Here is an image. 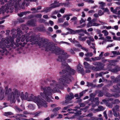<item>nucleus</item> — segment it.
Wrapping results in <instances>:
<instances>
[{"mask_svg": "<svg viewBox=\"0 0 120 120\" xmlns=\"http://www.w3.org/2000/svg\"><path fill=\"white\" fill-rule=\"evenodd\" d=\"M39 22L41 23L44 22H45V20L43 19H41L40 20Z\"/></svg>", "mask_w": 120, "mask_h": 120, "instance_id": "338daca9", "label": "nucleus"}, {"mask_svg": "<svg viewBox=\"0 0 120 120\" xmlns=\"http://www.w3.org/2000/svg\"><path fill=\"white\" fill-rule=\"evenodd\" d=\"M16 110L17 111H18V112H20L21 111H22V110L18 107H17L16 108Z\"/></svg>", "mask_w": 120, "mask_h": 120, "instance_id": "0e129e2a", "label": "nucleus"}, {"mask_svg": "<svg viewBox=\"0 0 120 120\" xmlns=\"http://www.w3.org/2000/svg\"><path fill=\"white\" fill-rule=\"evenodd\" d=\"M10 43L9 39H7L5 38L1 40V42H0V54L2 55L3 53L7 51L6 48H9L10 46L6 44H9Z\"/></svg>", "mask_w": 120, "mask_h": 120, "instance_id": "7ed1b4c3", "label": "nucleus"}, {"mask_svg": "<svg viewBox=\"0 0 120 120\" xmlns=\"http://www.w3.org/2000/svg\"><path fill=\"white\" fill-rule=\"evenodd\" d=\"M66 17V20H68L69 19L70 17L68 15H64L63 16V17L64 18H65Z\"/></svg>", "mask_w": 120, "mask_h": 120, "instance_id": "79ce46f5", "label": "nucleus"}, {"mask_svg": "<svg viewBox=\"0 0 120 120\" xmlns=\"http://www.w3.org/2000/svg\"><path fill=\"white\" fill-rule=\"evenodd\" d=\"M12 113L10 112H5L4 113V115L6 116H8V115H13Z\"/></svg>", "mask_w": 120, "mask_h": 120, "instance_id": "f704fd0d", "label": "nucleus"}, {"mask_svg": "<svg viewBox=\"0 0 120 120\" xmlns=\"http://www.w3.org/2000/svg\"><path fill=\"white\" fill-rule=\"evenodd\" d=\"M77 19V18L76 17H74L72 18L71 19V21H75Z\"/></svg>", "mask_w": 120, "mask_h": 120, "instance_id": "de8ad7c7", "label": "nucleus"}, {"mask_svg": "<svg viewBox=\"0 0 120 120\" xmlns=\"http://www.w3.org/2000/svg\"><path fill=\"white\" fill-rule=\"evenodd\" d=\"M44 27H42L41 28H40L39 27H38L37 28V29L38 30L41 31H43V30L44 29Z\"/></svg>", "mask_w": 120, "mask_h": 120, "instance_id": "864d4df0", "label": "nucleus"}, {"mask_svg": "<svg viewBox=\"0 0 120 120\" xmlns=\"http://www.w3.org/2000/svg\"><path fill=\"white\" fill-rule=\"evenodd\" d=\"M5 95L6 96L10 101L11 103H14L16 101V98L18 102L20 100V96L22 100H26L28 101H32L36 103L38 106V108L40 106H43L45 107H47V103L45 101L41 98L40 96H34L33 94L29 95L27 92L24 94L22 92L20 93L19 90L16 89L12 90L11 88L8 89L6 86L5 87Z\"/></svg>", "mask_w": 120, "mask_h": 120, "instance_id": "f257e3e1", "label": "nucleus"}, {"mask_svg": "<svg viewBox=\"0 0 120 120\" xmlns=\"http://www.w3.org/2000/svg\"><path fill=\"white\" fill-rule=\"evenodd\" d=\"M59 13V11L58 10H55V11L53 12L52 14V15H56L57 13Z\"/></svg>", "mask_w": 120, "mask_h": 120, "instance_id": "37998d69", "label": "nucleus"}, {"mask_svg": "<svg viewBox=\"0 0 120 120\" xmlns=\"http://www.w3.org/2000/svg\"><path fill=\"white\" fill-rule=\"evenodd\" d=\"M102 33H104L105 36H107L109 34L108 32L106 30H104L102 31Z\"/></svg>", "mask_w": 120, "mask_h": 120, "instance_id": "c9c22d12", "label": "nucleus"}, {"mask_svg": "<svg viewBox=\"0 0 120 120\" xmlns=\"http://www.w3.org/2000/svg\"><path fill=\"white\" fill-rule=\"evenodd\" d=\"M17 34L16 36V37L15 36V38L17 36L18 37L17 38L16 41L17 42H19L20 41V40L21 38V37H19L21 35V34H22V31L20 30V29L19 28L17 29Z\"/></svg>", "mask_w": 120, "mask_h": 120, "instance_id": "9d476101", "label": "nucleus"}, {"mask_svg": "<svg viewBox=\"0 0 120 120\" xmlns=\"http://www.w3.org/2000/svg\"><path fill=\"white\" fill-rule=\"evenodd\" d=\"M105 109V107H103L102 106H99L98 107V109H94L93 108H91L90 109L91 111H92L93 113H95L96 112L103 110Z\"/></svg>", "mask_w": 120, "mask_h": 120, "instance_id": "1a4fd4ad", "label": "nucleus"}, {"mask_svg": "<svg viewBox=\"0 0 120 120\" xmlns=\"http://www.w3.org/2000/svg\"><path fill=\"white\" fill-rule=\"evenodd\" d=\"M61 109L60 107H56L53 110V113H55V115H57L58 114V111Z\"/></svg>", "mask_w": 120, "mask_h": 120, "instance_id": "4be33fe9", "label": "nucleus"}, {"mask_svg": "<svg viewBox=\"0 0 120 120\" xmlns=\"http://www.w3.org/2000/svg\"><path fill=\"white\" fill-rule=\"evenodd\" d=\"M115 45L114 43L112 44L109 45L107 46V48H109Z\"/></svg>", "mask_w": 120, "mask_h": 120, "instance_id": "bf43d9fd", "label": "nucleus"}, {"mask_svg": "<svg viewBox=\"0 0 120 120\" xmlns=\"http://www.w3.org/2000/svg\"><path fill=\"white\" fill-rule=\"evenodd\" d=\"M88 108L89 107L88 106H86L84 108L81 109L80 110H81L83 111L84 112H86Z\"/></svg>", "mask_w": 120, "mask_h": 120, "instance_id": "4c0bfd02", "label": "nucleus"}, {"mask_svg": "<svg viewBox=\"0 0 120 120\" xmlns=\"http://www.w3.org/2000/svg\"><path fill=\"white\" fill-rule=\"evenodd\" d=\"M21 29L22 30H24L25 29L27 30L29 29L28 27H26V26L25 25H22L21 26Z\"/></svg>", "mask_w": 120, "mask_h": 120, "instance_id": "ea45409f", "label": "nucleus"}, {"mask_svg": "<svg viewBox=\"0 0 120 120\" xmlns=\"http://www.w3.org/2000/svg\"><path fill=\"white\" fill-rule=\"evenodd\" d=\"M81 111H79L78 112H77L76 113V115L77 116L80 115L81 114Z\"/></svg>", "mask_w": 120, "mask_h": 120, "instance_id": "4d7b16f0", "label": "nucleus"}, {"mask_svg": "<svg viewBox=\"0 0 120 120\" xmlns=\"http://www.w3.org/2000/svg\"><path fill=\"white\" fill-rule=\"evenodd\" d=\"M87 42L90 47L94 49V53H96V49L94 46V42H91V41L87 40L86 41Z\"/></svg>", "mask_w": 120, "mask_h": 120, "instance_id": "2eb2a0df", "label": "nucleus"}, {"mask_svg": "<svg viewBox=\"0 0 120 120\" xmlns=\"http://www.w3.org/2000/svg\"><path fill=\"white\" fill-rule=\"evenodd\" d=\"M87 90H84L80 93L79 94V96L81 97L83 95V94H85L86 92L87 91Z\"/></svg>", "mask_w": 120, "mask_h": 120, "instance_id": "e433bc0d", "label": "nucleus"}, {"mask_svg": "<svg viewBox=\"0 0 120 120\" xmlns=\"http://www.w3.org/2000/svg\"><path fill=\"white\" fill-rule=\"evenodd\" d=\"M64 21V20L62 18H60L58 19V22L61 23L63 22Z\"/></svg>", "mask_w": 120, "mask_h": 120, "instance_id": "c03bdc74", "label": "nucleus"}, {"mask_svg": "<svg viewBox=\"0 0 120 120\" xmlns=\"http://www.w3.org/2000/svg\"><path fill=\"white\" fill-rule=\"evenodd\" d=\"M52 9V8H50V7H49L45 8L41 12H45L47 13L50 11Z\"/></svg>", "mask_w": 120, "mask_h": 120, "instance_id": "b1692460", "label": "nucleus"}, {"mask_svg": "<svg viewBox=\"0 0 120 120\" xmlns=\"http://www.w3.org/2000/svg\"><path fill=\"white\" fill-rule=\"evenodd\" d=\"M27 25L30 26H35L36 24L34 21L33 20H31L28 21L27 23Z\"/></svg>", "mask_w": 120, "mask_h": 120, "instance_id": "aec40b11", "label": "nucleus"}, {"mask_svg": "<svg viewBox=\"0 0 120 120\" xmlns=\"http://www.w3.org/2000/svg\"><path fill=\"white\" fill-rule=\"evenodd\" d=\"M88 38L89 39V40L91 41H94V39L91 37H88Z\"/></svg>", "mask_w": 120, "mask_h": 120, "instance_id": "680f3d73", "label": "nucleus"}, {"mask_svg": "<svg viewBox=\"0 0 120 120\" xmlns=\"http://www.w3.org/2000/svg\"><path fill=\"white\" fill-rule=\"evenodd\" d=\"M42 113L41 111H38L36 112L35 113H32L31 114L33 115L34 114L35 115V117L38 116H39L41 113Z\"/></svg>", "mask_w": 120, "mask_h": 120, "instance_id": "2f4dec72", "label": "nucleus"}, {"mask_svg": "<svg viewBox=\"0 0 120 120\" xmlns=\"http://www.w3.org/2000/svg\"><path fill=\"white\" fill-rule=\"evenodd\" d=\"M37 0H10L8 2V3L6 5L7 6L9 4V6L11 7L10 9L12 10L13 9V6L15 7V10H18L21 8L24 9L25 8V5L26 2H30L36 1Z\"/></svg>", "mask_w": 120, "mask_h": 120, "instance_id": "f03ea898", "label": "nucleus"}, {"mask_svg": "<svg viewBox=\"0 0 120 120\" xmlns=\"http://www.w3.org/2000/svg\"><path fill=\"white\" fill-rule=\"evenodd\" d=\"M69 95H67L66 97L65 103L67 104L70 103V100L74 98V95L71 92L70 93Z\"/></svg>", "mask_w": 120, "mask_h": 120, "instance_id": "6e6552de", "label": "nucleus"}, {"mask_svg": "<svg viewBox=\"0 0 120 120\" xmlns=\"http://www.w3.org/2000/svg\"><path fill=\"white\" fill-rule=\"evenodd\" d=\"M92 114L91 113H89V114L86 115L85 117H90L92 116Z\"/></svg>", "mask_w": 120, "mask_h": 120, "instance_id": "6e6d98bb", "label": "nucleus"}, {"mask_svg": "<svg viewBox=\"0 0 120 120\" xmlns=\"http://www.w3.org/2000/svg\"><path fill=\"white\" fill-rule=\"evenodd\" d=\"M91 101L92 102L91 104L92 107L94 108L96 107L97 105H98L99 102L98 98H95L93 101L92 100V98H91L90 100V101Z\"/></svg>", "mask_w": 120, "mask_h": 120, "instance_id": "9b49d317", "label": "nucleus"}, {"mask_svg": "<svg viewBox=\"0 0 120 120\" xmlns=\"http://www.w3.org/2000/svg\"><path fill=\"white\" fill-rule=\"evenodd\" d=\"M87 38V37H82L81 36H80L79 37V39L81 41H85L86 39Z\"/></svg>", "mask_w": 120, "mask_h": 120, "instance_id": "c756f323", "label": "nucleus"}, {"mask_svg": "<svg viewBox=\"0 0 120 120\" xmlns=\"http://www.w3.org/2000/svg\"><path fill=\"white\" fill-rule=\"evenodd\" d=\"M111 78L113 80L112 82H113L117 83V86H113V89L111 90L112 92H116L117 93H120V75L117 76L116 78L113 76L111 77Z\"/></svg>", "mask_w": 120, "mask_h": 120, "instance_id": "20e7f679", "label": "nucleus"}, {"mask_svg": "<svg viewBox=\"0 0 120 120\" xmlns=\"http://www.w3.org/2000/svg\"><path fill=\"white\" fill-rule=\"evenodd\" d=\"M68 4V3L67 4L66 3H59L58 2L55 1L53 3L50 4V8L52 9L63 5H64L65 7L67 6Z\"/></svg>", "mask_w": 120, "mask_h": 120, "instance_id": "423d86ee", "label": "nucleus"}, {"mask_svg": "<svg viewBox=\"0 0 120 120\" xmlns=\"http://www.w3.org/2000/svg\"><path fill=\"white\" fill-rule=\"evenodd\" d=\"M30 13V11H27L24 12H21L19 14H18V15L20 17H22L24 15H26L27 13Z\"/></svg>", "mask_w": 120, "mask_h": 120, "instance_id": "393cba45", "label": "nucleus"}, {"mask_svg": "<svg viewBox=\"0 0 120 120\" xmlns=\"http://www.w3.org/2000/svg\"><path fill=\"white\" fill-rule=\"evenodd\" d=\"M86 20H84L82 18H81V20L80 21V24H81L83 22H85Z\"/></svg>", "mask_w": 120, "mask_h": 120, "instance_id": "a18cd8bd", "label": "nucleus"}, {"mask_svg": "<svg viewBox=\"0 0 120 120\" xmlns=\"http://www.w3.org/2000/svg\"><path fill=\"white\" fill-rule=\"evenodd\" d=\"M93 64L94 65H99L98 66L100 68L101 67L100 66H101V65H102V64L101 62H99L94 63H93Z\"/></svg>", "mask_w": 120, "mask_h": 120, "instance_id": "72a5a7b5", "label": "nucleus"}, {"mask_svg": "<svg viewBox=\"0 0 120 120\" xmlns=\"http://www.w3.org/2000/svg\"><path fill=\"white\" fill-rule=\"evenodd\" d=\"M24 115L21 114H16L15 117L16 119L18 120H20L21 118L22 117H24L25 116Z\"/></svg>", "mask_w": 120, "mask_h": 120, "instance_id": "412c9836", "label": "nucleus"}, {"mask_svg": "<svg viewBox=\"0 0 120 120\" xmlns=\"http://www.w3.org/2000/svg\"><path fill=\"white\" fill-rule=\"evenodd\" d=\"M99 4L100 5V7L101 9H103L105 6L106 5V3L103 2H101L99 3Z\"/></svg>", "mask_w": 120, "mask_h": 120, "instance_id": "5701e85b", "label": "nucleus"}, {"mask_svg": "<svg viewBox=\"0 0 120 120\" xmlns=\"http://www.w3.org/2000/svg\"><path fill=\"white\" fill-rule=\"evenodd\" d=\"M87 86L88 87H89L90 86H92L93 85V84L92 83H90L88 82H87Z\"/></svg>", "mask_w": 120, "mask_h": 120, "instance_id": "49530a36", "label": "nucleus"}, {"mask_svg": "<svg viewBox=\"0 0 120 120\" xmlns=\"http://www.w3.org/2000/svg\"><path fill=\"white\" fill-rule=\"evenodd\" d=\"M31 10L32 11H34L32 12L33 13H36L37 12V11L36 10L35 8H31Z\"/></svg>", "mask_w": 120, "mask_h": 120, "instance_id": "3c124183", "label": "nucleus"}, {"mask_svg": "<svg viewBox=\"0 0 120 120\" xmlns=\"http://www.w3.org/2000/svg\"><path fill=\"white\" fill-rule=\"evenodd\" d=\"M79 105H80V107H84L85 105V104L82 103H80V104H79Z\"/></svg>", "mask_w": 120, "mask_h": 120, "instance_id": "603ef678", "label": "nucleus"}, {"mask_svg": "<svg viewBox=\"0 0 120 120\" xmlns=\"http://www.w3.org/2000/svg\"><path fill=\"white\" fill-rule=\"evenodd\" d=\"M91 68L94 71H97L98 70L97 68L94 67H93L92 68L91 67Z\"/></svg>", "mask_w": 120, "mask_h": 120, "instance_id": "5fc2aeb1", "label": "nucleus"}, {"mask_svg": "<svg viewBox=\"0 0 120 120\" xmlns=\"http://www.w3.org/2000/svg\"><path fill=\"white\" fill-rule=\"evenodd\" d=\"M4 92V90L2 88H0V100H2L3 98Z\"/></svg>", "mask_w": 120, "mask_h": 120, "instance_id": "a211bd4d", "label": "nucleus"}, {"mask_svg": "<svg viewBox=\"0 0 120 120\" xmlns=\"http://www.w3.org/2000/svg\"><path fill=\"white\" fill-rule=\"evenodd\" d=\"M114 112V115L115 116L117 117L119 115V114L118 113L116 112Z\"/></svg>", "mask_w": 120, "mask_h": 120, "instance_id": "13d9d810", "label": "nucleus"}, {"mask_svg": "<svg viewBox=\"0 0 120 120\" xmlns=\"http://www.w3.org/2000/svg\"><path fill=\"white\" fill-rule=\"evenodd\" d=\"M77 70L80 73L82 74L83 75H84L85 74V72H84L83 67L80 63L77 66Z\"/></svg>", "mask_w": 120, "mask_h": 120, "instance_id": "ddd939ff", "label": "nucleus"}, {"mask_svg": "<svg viewBox=\"0 0 120 120\" xmlns=\"http://www.w3.org/2000/svg\"><path fill=\"white\" fill-rule=\"evenodd\" d=\"M28 107L32 109V107H34L33 105L32 104H29L28 106Z\"/></svg>", "mask_w": 120, "mask_h": 120, "instance_id": "774afa93", "label": "nucleus"}, {"mask_svg": "<svg viewBox=\"0 0 120 120\" xmlns=\"http://www.w3.org/2000/svg\"><path fill=\"white\" fill-rule=\"evenodd\" d=\"M34 16L35 18H40L41 17L42 15L41 14H38L34 16H33V15H31L29 16V18H31L32 17H33Z\"/></svg>", "mask_w": 120, "mask_h": 120, "instance_id": "a878e982", "label": "nucleus"}, {"mask_svg": "<svg viewBox=\"0 0 120 120\" xmlns=\"http://www.w3.org/2000/svg\"><path fill=\"white\" fill-rule=\"evenodd\" d=\"M10 0H9L8 2V0H4V2L7 3L8 2V3H7L6 4L5 6H2L0 8V14H1L2 13H4L5 12H6V13H11L13 11V9L12 10H11H11L10 8L11 7L10 6H9V4H8V5L7 6H6V5L7 4H8V2ZM13 9H14V8H15V11L16 12H18V10H20L19 9H18V10H15V7L14 6H13Z\"/></svg>", "mask_w": 120, "mask_h": 120, "instance_id": "39448f33", "label": "nucleus"}, {"mask_svg": "<svg viewBox=\"0 0 120 120\" xmlns=\"http://www.w3.org/2000/svg\"><path fill=\"white\" fill-rule=\"evenodd\" d=\"M103 95V94L102 92L101 91H100L99 92L98 96H102Z\"/></svg>", "mask_w": 120, "mask_h": 120, "instance_id": "8fccbe9b", "label": "nucleus"}, {"mask_svg": "<svg viewBox=\"0 0 120 120\" xmlns=\"http://www.w3.org/2000/svg\"><path fill=\"white\" fill-rule=\"evenodd\" d=\"M69 31L70 33L72 34H76L77 33L79 34L80 32H83L84 33H86V31L83 29L75 30L69 29Z\"/></svg>", "mask_w": 120, "mask_h": 120, "instance_id": "0eeeda50", "label": "nucleus"}, {"mask_svg": "<svg viewBox=\"0 0 120 120\" xmlns=\"http://www.w3.org/2000/svg\"><path fill=\"white\" fill-rule=\"evenodd\" d=\"M112 52L114 55H120V52L119 51H113Z\"/></svg>", "mask_w": 120, "mask_h": 120, "instance_id": "58836bf2", "label": "nucleus"}, {"mask_svg": "<svg viewBox=\"0 0 120 120\" xmlns=\"http://www.w3.org/2000/svg\"><path fill=\"white\" fill-rule=\"evenodd\" d=\"M11 34H12V37L14 39L15 38V35L16 34V30L15 29H13L11 30Z\"/></svg>", "mask_w": 120, "mask_h": 120, "instance_id": "cd10ccee", "label": "nucleus"}, {"mask_svg": "<svg viewBox=\"0 0 120 120\" xmlns=\"http://www.w3.org/2000/svg\"><path fill=\"white\" fill-rule=\"evenodd\" d=\"M108 61L110 63V64H111V63H113L114 62V60H108L107 59H102V62L104 63H105Z\"/></svg>", "mask_w": 120, "mask_h": 120, "instance_id": "7c9ffc66", "label": "nucleus"}, {"mask_svg": "<svg viewBox=\"0 0 120 120\" xmlns=\"http://www.w3.org/2000/svg\"><path fill=\"white\" fill-rule=\"evenodd\" d=\"M104 103L107 106L110 108H112V107L113 105L112 103V101L111 103H110L108 101H107L106 99L102 100V101L100 102V103L101 104Z\"/></svg>", "mask_w": 120, "mask_h": 120, "instance_id": "f8f14e48", "label": "nucleus"}, {"mask_svg": "<svg viewBox=\"0 0 120 120\" xmlns=\"http://www.w3.org/2000/svg\"><path fill=\"white\" fill-rule=\"evenodd\" d=\"M93 55V54L91 52H88L85 54V56L86 57L85 58V60L87 61H91V60L90 58V57L92 56Z\"/></svg>", "mask_w": 120, "mask_h": 120, "instance_id": "4468645a", "label": "nucleus"}, {"mask_svg": "<svg viewBox=\"0 0 120 120\" xmlns=\"http://www.w3.org/2000/svg\"><path fill=\"white\" fill-rule=\"evenodd\" d=\"M102 9L103 10H104V11L105 12H108L109 11V10L107 8H103V9Z\"/></svg>", "mask_w": 120, "mask_h": 120, "instance_id": "052dcab7", "label": "nucleus"}, {"mask_svg": "<svg viewBox=\"0 0 120 120\" xmlns=\"http://www.w3.org/2000/svg\"><path fill=\"white\" fill-rule=\"evenodd\" d=\"M65 8H64L61 9L59 11V13L61 12L62 13H64Z\"/></svg>", "mask_w": 120, "mask_h": 120, "instance_id": "09e8293b", "label": "nucleus"}, {"mask_svg": "<svg viewBox=\"0 0 120 120\" xmlns=\"http://www.w3.org/2000/svg\"><path fill=\"white\" fill-rule=\"evenodd\" d=\"M84 67L85 68L90 69L91 68V67L90 66V64L86 62H84Z\"/></svg>", "mask_w": 120, "mask_h": 120, "instance_id": "bb28decb", "label": "nucleus"}, {"mask_svg": "<svg viewBox=\"0 0 120 120\" xmlns=\"http://www.w3.org/2000/svg\"><path fill=\"white\" fill-rule=\"evenodd\" d=\"M110 65V64L109 65L108 67V69L109 70L111 71L112 72L114 73H116L118 71L119 69L116 68H115L113 69H112L111 67H109Z\"/></svg>", "mask_w": 120, "mask_h": 120, "instance_id": "6ab92c4d", "label": "nucleus"}, {"mask_svg": "<svg viewBox=\"0 0 120 120\" xmlns=\"http://www.w3.org/2000/svg\"><path fill=\"white\" fill-rule=\"evenodd\" d=\"M104 14V13L101 10H100L99 11L98 14L99 16H101Z\"/></svg>", "mask_w": 120, "mask_h": 120, "instance_id": "a19ab883", "label": "nucleus"}, {"mask_svg": "<svg viewBox=\"0 0 120 120\" xmlns=\"http://www.w3.org/2000/svg\"><path fill=\"white\" fill-rule=\"evenodd\" d=\"M105 95L106 97H110L112 96H113L115 98H117L120 96V95L118 94H110L108 92L106 93L105 94Z\"/></svg>", "mask_w": 120, "mask_h": 120, "instance_id": "f3484780", "label": "nucleus"}, {"mask_svg": "<svg viewBox=\"0 0 120 120\" xmlns=\"http://www.w3.org/2000/svg\"><path fill=\"white\" fill-rule=\"evenodd\" d=\"M100 25V24L95 22H93L91 21L88 22L87 25V26L88 27H89L93 26H98Z\"/></svg>", "mask_w": 120, "mask_h": 120, "instance_id": "dca6fc26", "label": "nucleus"}, {"mask_svg": "<svg viewBox=\"0 0 120 120\" xmlns=\"http://www.w3.org/2000/svg\"><path fill=\"white\" fill-rule=\"evenodd\" d=\"M48 31L50 32H52L53 31V29L52 27H49L48 29Z\"/></svg>", "mask_w": 120, "mask_h": 120, "instance_id": "e2e57ef3", "label": "nucleus"}, {"mask_svg": "<svg viewBox=\"0 0 120 120\" xmlns=\"http://www.w3.org/2000/svg\"><path fill=\"white\" fill-rule=\"evenodd\" d=\"M119 107V106L118 105H116L115 107H114L112 109L113 112H116V111H118V109Z\"/></svg>", "mask_w": 120, "mask_h": 120, "instance_id": "c85d7f7f", "label": "nucleus"}, {"mask_svg": "<svg viewBox=\"0 0 120 120\" xmlns=\"http://www.w3.org/2000/svg\"><path fill=\"white\" fill-rule=\"evenodd\" d=\"M49 22L51 26L53 25L54 24L53 22L51 20H50Z\"/></svg>", "mask_w": 120, "mask_h": 120, "instance_id": "69168bd1", "label": "nucleus"}, {"mask_svg": "<svg viewBox=\"0 0 120 120\" xmlns=\"http://www.w3.org/2000/svg\"><path fill=\"white\" fill-rule=\"evenodd\" d=\"M120 102V101L118 99H116L112 101V103L113 104H117Z\"/></svg>", "mask_w": 120, "mask_h": 120, "instance_id": "473e14b6", "label": "nucleus"}]
</instances>
